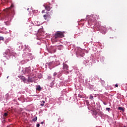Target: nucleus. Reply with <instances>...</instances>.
<instances>
[{"instance_id": "15", "label": "nucleus", "mask_w": 127, "mask_h": 127, "mask_svg": "<svg viewBox=\"0 0 127 127\" xmlns=\"http://www.w3.org/2000/svg\"><path fill=\"white\" fill-rule=\"evenodd\" d=\"M106 111H108V112H110L111 111V108H106Z\"/></svg>"}, {"instance_id": "3", "label": "nucleus", "mask_w": 127, "mask_h": 127, "mask_svg": "<svg viewBox=\"0 0 127 127\" xmlns=\"http://www.w3.org/2000/svg\"><path fill=\"white\" fill-rule=\"evenodd\" d=\"M69 67L68 66V65L66 64H64L63 69V70H64V71H68Z\"/></svg>"}, {"instance_id": "19", "label": "nucleus", "mask_w": 127, "mask_h": 127, "mask_svg": "<svg viewBox=\"0 0 127 127\" xmlns=\"http://www.w3.org/2000/svg\"><path fill=\"white\" fill-rule=\"evenodd\" d=\"M42 13H45V10H43L42 11Z\"/></svg>"}, {"instance_id": "22", "label": "nucleus", "mask_w": 127, "mask_h": 127, "mask_svg": "<svg viewBox=\"0 0 127 127\" xmlns=\"http://www.w3.org/2000/svg\"><path fill=\"white\" fill-rule=\"evenodd\" d=\"M55 52H56V50H54V51H53V53H55Z\"/></svg>"}, {"instance_id": "25", "label": "nucleus", "mask_w": 127, "mask_h": 127, "mask_svg": "<svg viewBox=\"0 0 127 127\" xmlns=\"http://www.w3.org/2000/svg\"><path fill=\"white\" fill-rule=\"evenodd\" d=\"M41 125H43V124H44V122H42L41 123Z\"/></svg>"}, {"instance_id": "20", "label": "nucleus", "mask_w": 127, "mask_h": 127, "mask_svg": "<svg viewBox=\"0 0 127 127\" xmlns=\"http://www.w3.org/2000/svg\"><path fill=\"white\" fill-rule=\"evenodd\" d=\"M28 81H29V82H32V80L31 79H29Z\"/></svg>"}, {"instance_id": "29", "label": "nucleus", "mask_w": 127, "mask_h": 127, "mask_svg": "<svg viewBox=\"0 0 127 127\" xmlns=\"http://www.w3.org/2000/svg\"><path fill=\"white\" fill-rule=\"evenodd\" d=\"M104 105H106V103H104Z\"/></svg>"}, {"instance_id": "6", "label": "nucleus", "mask_w": 127, "mask_h": 127, "mask_svg": "<svg viewBox=\"0 0 127 127\" xmlns=\"http://www.w3.org/2000/svg\"><path fill=\"white\" fill-rule=\"evenodd\" d=\"M36 90L37 91H41V87H40V85L37 86Z\"/></svg>"}, {"instance_id": "4", "label": "nucleus", "mask_w": 127, "mask_h": 127, "mask_svg": "<svg viewBox=\"0 0 127 127\" xmlns=\"http://www.w3.org/2000/svg\"><path fill=\"white\" fill-rule=\"evenodd\" d=\"M45 7V9L47 10V11H50V9H51V7L49 5H44Z\"/></svg>"}, {"instance_id": "14", "label": "nucleus", "mask_w": 127, "mask_h": 127, "mask_svg": "<svg viewBox=\"0 0 127 127\" xmlns=\"http://www.w3.org/2000/svg\"><path fill=\"white\" fill-rule=\"evenodd\" d=\"M0 40H2L3 41V40H4V38H3V37L0 36Z\"/></svg>"}, {"instance_id": "18", "label": "nucleus", "mask_w": 127, "mask_h": 127, "mask_svg": "<svg viewBox=\"0 0 127 127\" xmlns=\"http://www.w3.org/2000/svg\"><path fill=\"white\" fill-rule=\"evenodd\" d=\"M36 127H40V124H37Z\"/></svg>"}, {"instance_id": "2", "label": "nucleus", "mask_w": 127, "mask_h": 127, "mask_svg": "<svg viewBox=\"0 0 127 127\" xmlns=\"http://www.w3.org/2000/svg\"><path fill=\"white\" fill-rule=\"evenodd\" d=\"M54 37L55 41L56 42L57 41L56 40H57V39H59V38H62L64 37V33L60 31L56 32Z\"/></svg>"}, {"instance_id": "8", "label": "nucleus", "mask_w": 127, "mask_h": 127, "mask_svg": "<svg viewBox=\"0 0 127 127\" xmlns=\"http://www.w3.org/2000/svg\"><path fill=\"white\" fill-rule=\"evenodd\" d=\"M118 110L122 111V112H125V109L122 107H119Z\"/></svg>"}, {"instance_id": "30", "label": "nucleus", "mask_w": 127, "mask_h": 127, "mask_svg": "<svg viewBox=\"0 0 127 127\" xmlns=\"http://www.w3.org/2000/svg\"><path fill=\"white\" fill-rule=\"evenodd\" d=\"M124 127H126V126H124Z\"/></svg>"}, {"instance_id": "27", "label": "nucleus", "mask_w": 127, "mask_h": 127, "mask_svg": "<svg viewBox=\"0 0 127 127\" xmlns=\"http://www.w3.org/2000/svg\"><path fill=\"white\" fill-rule=\"evenodd\" d=\"M52 85H54V83L52 82Z\"/></svg>"}, {"instance_id": "17", "label": "nucleus", "mask_w": 127, "mask_h": 127, "mask_svg": "<svg viewBox=\"0 0 127 127\" xmlns=\"http://www.w3.org/2000/svg\"><path fill=\"white\" fill-rule=\"evenodd\" d=\"M7 115H8V114H7V113H4V116L5 117H7Z\"/></svg>"}, {"instance_id": "12", "label": "nucleus", "mask_w": 127, "mask_h": 127, "mask_svg": "<svg viewBox=\"0 0 127 127\" xmlns=\"http://www.w3.org/2000/svg\"><path fill=\"white\" fill-rule=\"evenodd\" d=\"M26 49H28V46L27 45H25L24 51H25V50H26Z\"/></svg>"}, {"instance_id": "28", "label": "nucleus", "mask_w": 127, "mask_h": 127, "mask_svg": "<svg viewBox=\"0 0 127 127\" xmlns=\"http://www.w3.org/2000/svg\"><path fill=\"white\" fill-rule=\"evenodd\" d=\"M27 10H29V8H28L27 9Z\"/></svg>"}, {"instance_id": "23", "label": "nucleus", "mask_w": 127, "mask_h": 127, "mask_svg": "<svg viewBox=\"0 0 127 127\" xmlns=\"http://www.w3.org/2000/svg\"><path fill=\"white\" fill-rule=\"evenodd\" d=\"M41 106H42V107H43V106H44V103H42L41 104Z\"/></svg>"}, {"instance_id": "16", "label": "nucleus", "mask_w": 127, "mask_h": 127, "mask_svg": "<svg viewBox=\"0 0 127 127\" xmlns=\"http://www.w3.org/2000/svg\"><path fill=\"white\" fill-rule=\"evenodd\" d=\"M53 76H54V77H55V76H57V72H55V73L53 74Z\"/></svg>"}, {"instance_id": "26", "label": "nucleus", "mask_w": 127, "mask_h": 127, "mask_svg": "<svg viewBox=\"0 0 127 127\" xmlns=\"http://www.w3.org/2000/svg\"><path fill=\"white\" fill-rule=\"evenodd\" d=\"M24 35H25V36H28V35H27L26 34H24Z\"/></svg>"}, {"instance_id": "11", "label": "nucleus", "mask_w": 127, "mask_h": 127, "mask_svg": "<svg viewBox=\"0 0 127 127\" xmlns=\"http://www.w3.org/2000/svg\"><path fill=\"white\" fill-rule=\"evenodd\" d=\"M80 52H81V50H78V51L76 52V54H79V55L81 56ZM81 56H83V55H82Z\"/></svg>"}, {"instance_id": "5", "label": "nucleus", "mask_w": 127, "mask_h": 127, "mask_svg": "<svg viewBox=\"0 0 127 127\" xmlns=\"http://www.w3.org/2000/svg\"><path fill=\"white\" fill-rule=\"evenodd\" d=\"M44 19L46 20L47 18H51V16L50 15L45 14L43 16Z\"/></svg>"}, {"instance_id": "9", "label": "nucleus", "mask_w": 127, "mask_h": 127, "mask_svg": "<svg viewBox=\"0 0 127 127\" xmlns=\"http://www.w3.org/2000/svg\"><path fill=\"white\" fill-rule=\"evenodd\" d=\"M89 99L90 100H94V96L93 95H92V94L90 95V96L89 97Z\"/></svg>"}, {"instance_id": "21", "label": "nucleus", "mask_w": 127, "mask_h": 127, "mask_svg": "<svg viewBox=\"0 0 127 127\" xmlns=\"http://www.w3.org/2000/svg\"><path fill=\"white\" fill-rule=\"evenodd\" d=\"M41 103H43V104H45V101H42Z\"/></svg>"}, {"instance_id": "13", "label": "nucleus", "mask_w": 127, "mask_h": 127, "mask_svg": "<svg viewBox=\"0 0 127 127\" xmlns=\"http://www.w3.org/2000/svg\"><path fill=\"white\" fill-rule=\"evenodd\" d=\"M21 79H22V81H23V82H24V81H25V77H24V76H22Z\"/></svg>"}, {"instance_id": "1", "label": "nucleus", "mask_w": 127, "mask_h": 127, "mask_svg": "<svg viewBox=\"0 0 127 127\" xmlns=\"http://www.w3.org/2000/svg\"><path fill=\"white\" fill-rule=\"evenodd\" d=\"M14 6V5H13V3H12L10 7L5 9L6 13L7 14V15H11V14H13L14 11L12 8H13Z\"/></svg>"}, {"instance_id": "24", "label": "nucleus", "mask_w": 127, "mask_h": 127, "mask_svg": "<svg viewBox=\"0 0 127 127\" xmlns=\"http://www.w3.org/2000/svg\"><path fill=\"white\" fill-rule=\"evenodd\" d=\"M115 87H116L117 88H118V84H116L115 85Z\"/></svg>"}, {"instance_id": "7", "label": "nucleus", "mask_w": 127, "mask_h": 127, "mask_svg": "<svg viewBox=\"0 0 127 127\" xmlns=\"http://www.w3.org/2000/svg\"><path fill=\"white\" fill-rule=\"evenodd\" d=\"M101 29L103 30V31H107V28L106 27L101 26Z\"/></svg>"}, {"instance_id": "10", "label": "nucleus", "mask_w": 127, "mask_h": 127, "mask_svg": "<svg viewBox=\"0 0 127 127\" xmlns=\"http://www.w3.org/2000/svg\"><path fill=\"white\" fill-rule=\"evenodd\" d=\"M37 121V117H36L35 118L32 119L33 122H36Z\"/></svg>"}]
</instances>
